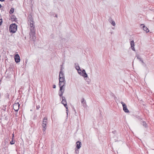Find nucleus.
<instances>
[{"instance_id": "1", "label": "nucleus", "mask_w": 154, "mask_h": 154, "mask_svg": "<svg viewBox=\"0 0 154 154\" xmlns=\"http://www.w3.org/2000/svg\"><path fill=\"white\" fill-rule=\"evenodd\" d=\"M17 26L15 23H12L10 25L9 30L11 32L15 33L17 30Z\"/></svg>"}, {"instance_id": "2", "label": "nucleus", "mask_w": 154, "mask_h": 154, "mask_svg": "<svg viewBox=\"0 0 154 154\" xmlns=\"http://www.w3.org/2000/svg\"><path fill=\"white\" fill-rule=\"evenodd\" d=\"M62 101L61 102L62 103L63 105L64 106L66 107V110L67 112L68 111V108L67 107V105L66 103V98L65 97L62 96Z\"/></svg>"}, {"instance_id": "3", "label": "nucleus", "mask_w": 154, "mask_h": 154, "mask_svg": "<svg viewBox=\"0 0 154 154\" xmlns=\"http://www.w3.org/2000/svg\"><path fill=\"white\" fill-rule=\"evenodd\" d=\"M121 103L122 104L123 106V109L124 111L127 113L129 112V111L127 108V106L122 101L121 102Z\"/></svg>"}, {"instance_id": "4", "label": "nucleus", "mask_w": 154, "mask_h": 154, "mask_svg": "<svg viewBox=\"0 0 154 154\" xmlns=\"http://www.w3.org/2000/svg\"><path fill=\"white\" fill-rule=\"evenodd\" d=\"M20 104L18 103H15L14 104L13 108L15 111H17L19 109Z\"/></svg>"}, {"instance_id": "5", "label": "nucleus", "mask_w": 154, "mask_h": 154, "mask_svg": "<svg viewBox=\"0 0 154 154\" xmlns=\"http://www.w3.org/2000/svg\"><path fill=\"white\" fill-rule=\"evenodd\" d=\"M15 61L17 63L19 62L20 61V57L18 54H16L14 56Z\"/></svg>"}, {"instance_id": "6", "label": "nucleus", "mask_w": 154, "mask_h": 154, "mask_svg": "<svg viewBox=\"0 0 154 154\" xmlns=\"http://www.w3.org/2000/svg\"><path fill=\"white\" fill-rule=\"evenodd\" d=\"M65 78H59V84H65Z\"/></svg>"}, {"instance_id": "7", "label": "nucleus", "mask_w": 154, "mask_h": 154, "mask_svg": "<svg viewBox=\"0 0 154 154\" xmlns=\"http://www.w3.org/2000/svg\"><path fill=\"white\" fill-rule=\"evenodd\" d=\"M35 34H29V35L30 36V39L33 41H35L36 39L35 36Z\"/></svg>"}, {"instance_id": "8", "label": "nucleus", "mask_w": 154, "mask_h": 154, "mask_svg": "<svg viewBox=\"0 0 154 154\" xmlns=\"http://www.w3.org/2000/svg\"><path fill=\"white\" fill-rule=\"evenodd\" d=\"M76 148L77 149H79L82 146L81 143L79 141H77L76 143Z\"/></svg>"}, {"instance_id": "9", "label": "nucleus", "mask_w": 154, "mask_h": 154, "mask_svg": "<svg viewBox=\"0 0 154 154\" xmlns=\"http://www.w3.org/2000/svg\"><path fill=\"white\" fill-rule=\"evenodd\" d=\"M130 45H131V48L132 50L135 51V49L134 48V41H132L130 42Z\"/></svg>"}, {"instance_id": "10", "label": "nucleus", "mask_w": 154, "mask_h": 154, "mask_svg": "<svg viewBox=\"0 0 154 154\" xmlns=\"http://www.w3.org/2000/svg\"><path fill=\"white\" fill-rule=\"evenodd\" d=\"M60 87V91H63L64 92V85L65 84H59Z\"/></svg>"}, {"instance_id": "11", "label": "nucleus", "mask_w": 154, "mask_h": 154, "mask_svg": "<svg viewBox=\"0 0 154 154\" xmlns=\"http://www.w3.org/2000/svg\"><path fill=\"white\" fill-rule=\"evenodd\" d=\"M82 74H81V75L84 78H87L88 77V75L86 73L85 69H83L82 71Z\"/></svg>"}, {"instance_id": "12", "label": "nucleus", "mask_w": 154, "mask_h": 154, "mask_svg": "<svg viewBox=\"0 0 154 154\" xmlns=\"http://www.w3.org/2000/svg\"><path fill=\"white\" fill-rule=\"evenodd\" d=\"M30 32L29 34H35V27H32L31 28H30Z\"/></svg>"}, {"instance_id": "13", "label": "nucleus", "mask_w": 154, "mask_h": 154, "mask_svg": "<svg viewBox=\"0 0 154 154\" xmlns=\"http://www.w3.org/2000/svg\"><path fill=\"white\" fill-rule=\"evenodd\" d=\"M59 78H64V75L62 71L59 72Z\"/></svg>"}, {"instance_id": "14", "label": "nucleus", "mask_w": 154, "mask_h": 154, "mask_svg": "<svg viewBox=\"0 0 154 154\" xmlns=\"http://www.w3.org/2000/svg\"><path fill=\"white\" fill-rule=\"evenodd\" d=\"M109 21L110 23H111V24H112L113 26H115L116 23L114 20H112L111 19L110 20L109 19Z\"/></svg>"}, {"instance_id": "15", "label": "nucleus", "mask_w": 154, "mask_h": 154, "mask_svg": "<svg viewBox=\"0 0 154 154\" xmlns=\"http://www.w3.org/2000/svg\"><path fill=\"white\" fill-rule=\"evenodd\" d=\"M141 124L145 128H146L147 127L146 123L144 121H143Z\"/></svg>"}, {"instance_id": "16", "label": "nucleus", "mask_w": 154, "mask_h": 154, "mask_svg": "<svg viewBox=\"0 0 154 154\" xmlns=\"http://www.w3.org/2000/svg\"><path fill=\"white\" fill-rule=\"evenodd\" d=\"M143 29L144 31H145L146 32H149V30L145 26L143 28Z\"/></svg>"}, {"instance_id": "17", "label": "nucleus", "mask_w": 154, "mask_h": 154, "mask_svg": "<svg viewBox=\"0 0 154 154\" xmlns=\"http://www.w3.org/2000/svg\"><path fill=\"white\" fill-rule=\"evenodd\" d=\"M47 121V117H45L44 118L43 120V123H46Z\"/></svg>"}, {"instance_id": "18", "label": "nucleus", "mask_w": 154, "mask_h": 154, "mask_svg": "<svg viewBox=\"0 0 154 154\" xmlns=\"http://www.w3.org/2000/svg\"><path fill=\"white\" fill-rule=\"evenodd\" d=\"M33 18L32 17L31 15H30V17H29V21H30V23H32H32H33Z\"/></svg>"}, {"instance_id": "19", "label": "nucleus", "mask_w": 154, "mask_h": 154, "mask_svg": "<svg viewBox=\"0 0 154 154\" xmlns=\"http://www.w3.org/2000/svg\"><path fill=\"white\" fill-rule=\"evenodd\" d=\"M64 92H63V91H59V96L60 97H62V95H63V94L64 93Z\"/></svg>"}, {"instance_id": "20", "label": "nucleus", "mask_w": 154, "mask_h": 154, "mask_svg": "<svg viewBox=\"0 0 154 154\" xmlns=\"http://www.w3.org/2000/svg\"><path fill=\"white\" fill-rule=\"evenodd\" d=\"M82 104L83 106L85 108L87 107V104L86 101L84 102V103H82Z\"/></svg>"}, {"instance_id": "21", "label": "nucleus", "mask_w": 154, "mask_h": 154, "mask_svg": "<svg viewBox=\"0 0 154 154\" xmlns=\"http://www.w3.org/2000/svg\"><path fill=\"white\" fill-rule=\"evenodd\" d=\"M14 11V9L13 8H11L10 10L9 13L11 14L13 13Z\"/></svg>"}, {"instance_id": "22", "label": "nucleus", "mask_w": 154, "mask_h": 154, "mask_svg": "<svg viewBox=\"0 0 154 154\" xmlns=\"http://www.w3.org/2000/svg\"><path fill=\"white\" fill-rule=\"evenodd\" d=\"M30 23V28H31L32 27H35L33 25V23H32V22L31 23Z\"/></svg>"}, {"instance_id": "23", "label": "nucleus", "mask_w": 154, "mask_h": 154, "mask_svg": "<svg viewBox=\"0 0 154 154\" xmlns=\"http://www.w3.org/2000/svg\"><path fill=\"white\" fill-rule=\"evenodd\" d=\"M79 149H77L76 148H75V152L76 154H79Z\"/></svg>"}, {"instance_id": "24", "label": "nucleus", "mask_w": 154, "mask_h": 154, "mask_svg": "<svg viewBox=\"0 0 154 154\" xmlns=\"http://www.w3.org/2000/svg\"><path fill=\"white\" fill-rule=\"evenodd\" d=\"M75 69L78 71V70H80V71H81V70L80 69V67L79 66H76L75 67Z\"/></svg>"}, {"instance_id": "25", "label": "nucleus", "mask_w": 154, "mask_h": 154, "mask_svg": "<svg viewBox=\"0 0 154 154\" xmlns=\"http://www.w3.org/2000/svg\"><path fill=\"white\" fill-rule=\"evenodd\" d=\"M46 123H43V124H42V127H43V128H46Z\"/></svg>"}, {"instance_id": "26", "label": "nucleus", "mask_w": 154, "mask_h": 154, "mask_svg": "<svg viewBox=\"0 0 154 154\" xmlns=\"http://www.w3.org/2000/svg\"><path fill=\"white\" fill-rule=\"evenodd\" d=\"M136 57L137 58L139 59L140 61L142 59L141 58L139 57V56L138 55L136 56Z\"/></svg>"}, {"instance_id": "27", "label": "nucleus", "mask_w": 154, "mask_h": 154, "mask_svg": "<svg viewBox=\"0 0 154 154\" xmlns=\"http://www.w3.org/2000/svg\"><path fill=\"white\" fill-rule=\"evenodd\" d=\"M10 143L11 145H12V144H14V141H13V140H11V141L10 142Z\"/></svg>"}, {"instance_id": "28", "label": "nucleus", "mask_w": 154, "mask_h": 154, "mask_svg": "<svg viewBox=\"0 0 154 154\" xmlns=\"http://www.w3.org/2000/svg\"><path fill=\"white\" fill-rule=\"evenodd\" d=\"M140 27L142 28H143L145 26L144 24H140Z\"/></svg>"}, {"instance_id": "29", "label": "nucleus", "mask_w": 154, "mask_h": 154, "mask_svg": "<svg viewBox=\"0 0 154 154\" xmlns=\"http://www.w3.org/2000/svg\"><path fill=\"white\" fill-rule=\"evenodd\" d=\"M78 73L81 75V74H82V71H80V70H78Z\"/></svg>"}, {"instance_id": "30", "label": "nucleus", "mask_w": 154, "mask_h": 154, "mask_svg": "<svg viewBox=\"0 0 154 154\" xmlns=\"http://www.w3.org/2000/svg\"><path fill=\"white\" fill-rule=\"evenodd\" d=\"M40 106L39 105H38L36 106V109H38L39 108H40Z\"/></svg>"}, {"instance_id": "31", "label": "nucleus", "mask_w": 154, "mask_h": 154, "mask_svg": "<svg viewBox=\"0 0 154 154\" xmlns=\"http://www.w3.org/2000/svg\"><path fill=\"white\" fill-rule=\"evenodd\" d=\"M86 101L85 100V99L84 98H83L81 101V102L82 103Z\"/></svg>"}, {"instance_id": "32", "label": "nucleus", "mask_w": 154, "mask_h": 154, "mask_svg": "<svg viewBox=\"0 0 154 154\" xmlns=\"http://www.w3.org/2000/svg\"><path fill=\"white\" fill-rule=\"evenodd\" d=\"M2 20H0V26L2 24Z\"/></svg>"}, {"instance_id": "33", "label": "nucleus", "mask_w": 154, "mask_h": 154, "mask_svg": "<svg viewBox=\"0 0 154 154\" xmlns=\"http://www.w3.org/2000/svg\"><path fill=\"white\" fill-rule=\"evenodd\" d=\"M53 87L54 88H56V86L55 85H53Z\"/></svg>"}, {"instance_id": "34", "label": "nucleus", "mask_w": 154, "mask_h": 154, "mask_svg": "<svg viewBox=\"0 0 154 154\" xmlns=\"http://www.w3.org/2000/svg\"><path fill=\"white\" fill-rule=\"evenodd\" d=\"M43 128V131H44L46 129V128Z\"/></svg>"}, {"instance_id": "35", "label": "nucleus", "mask_w": 154, "mask_h": 154, "mask_svg": "<svg viewBox=\"0 0 154 154\" xmlns=\"http://www.w3.org/2000/svg\"><path fill=\"white\" fill-rule=\"evenodd\" d=\"M140 61L142 62V63H144V62H143V60H142V59L141 60H140Z\"/></svg>"}, {"instance_id": "36", "label": "nucleus", "mask_w": 154, "mask_h": 154, "mask_svg": "<svg viewBox=\"0 0 154 154\" xmlns=\"http://www.w3.org/2000/svg\"><path fill=\"white\" fill-rule=\"evenodd\" d=\"M0 1L1 2H3L4 1V0H0Z\"/></svg>"}, {"instance_id": "37", "label": "nucleus", "mask_w": 154, "mask_h": 154, "mask_svg": "<svg viewBox=\"0 0 154 154\" xmlns=\"http://www.w3.org/2000/svg\"><path fill=\"white\" fill-rule=\"evenodd\" d=\"M55 17H57V15H55Z\"/></svg>"}, {"instance_id": "38", "label": "nucleus", "mask_w": 154, "mask_h": 154, "mask_svg": "<svg viewBox=\"0 0 154 154\" xmlns=\"http://www.w3.org/2000/svg\"><path fill=\"white\" fill-rule=\"evenodd\" d=\"M2 7V5L1 4H0V8H1Z\"/></svg>"}, {"instance_id": "39", "label": "nucleus", "mask_w": 154, "mask_h": 154, "mask_svg": "<svg viewBox=\"0 0 154 154\" xmlns=\"http://www.w3.org/2000/svg\"><path fill=\"white\" fill-rule=\"evenodd\" d=\"M8 94V96H9V95H8V94Z\"/></svg>"}, {"instance_id": "40", "label": "nucleus", "mask_w": 154, "mask_h": 154, "mask_svg": "<svg viewBox=\"0 0 154 154\" xmlns=\"http://www.w3.org/2000/svg\"><path fill=\"white\" fill-rule=\"evenodd\" d=\"M14 136V134H13V137Z\"/></svg>"}, {"instance_id": "41", "label": "nucleus", "mask_w": 154, "mask_h": 154, "mask_svg": "<svg viewBox=\"0 0 154 154\" xmlns=\"http://www.w3.org/2000/svg\"><path fill=\"white\" fill-rule=\"evenodd\" d=\"M88 82H89V81H87Z\"/></svg>"}, {"instance_id": "42", "label": "nucleus", "mask_w": 154, "mask_h": 154, "mask_svg": "<svg viewBox=\"0 0 154 154\" xmlns=\"http://www.w3.org/2000/svg\"><path fill=\"white\" fill-rule=\"evenodd\" d=\"M153 19H154V17Z\"/></svg>"}]
</instances>
